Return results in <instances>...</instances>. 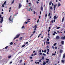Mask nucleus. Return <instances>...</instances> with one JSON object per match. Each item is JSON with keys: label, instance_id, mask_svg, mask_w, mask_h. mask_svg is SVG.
<instances>
[{"label": "nucleus", "instance_id": "23", "mask_svg": "<svg viewBox=\"0 0 65 65\" xmlns=\"http://www.w3.org/2000/svg\"><path fill=\"white\" fill-rule=\"evenodd\" d=\"M35 63H36V64H39V62H35Z\"/></svg>", "mask_w": 65, "mask_h": 65}, {"label": "nucleus", "instance_id": "56", "mask_svg": "<svg viewBox=\"0 0 65 65\" xmlns=\"http://www.w3.org/2000/svg\"><path fill=\"white\" fill-rule=\"evenodd\" d=\"M39 52L40 53H41V50H40L39 51Z\"/></svg>", "mask_w": 65, "mask_h": 65}, {"label": "nucleus", "instance_id": "4", "mask_svg": "<svg viewBox=\"0 0 65 65\" xmlns=\"http://www.w3.org/2000/svg\"><path fill=\"white\" fill-rule=\"evenodd\" d=\"M22 6V5L21 3H19V5L18 6V8H19V9H20Z\"/></svg>", "mask_w": 65, "mask_h": 65}, {"label": "nucleus", "instance_id": "57", "mask_svg": "<svg viewBox=\"0 0 65 65\" xmlns=\"http://www.w3.org/2000/svg\"><path fill=\"white\" fill-rule=\"evenodd\" d=\"M45 17H47V14H45Z\"/></svg>", "mask_w": 65, "mask_h": 65}, {"label": "nucleus", "instance_id": "48", "mask_svg": "<svg viewBox=\"0 0 65 65\" xmlns=\"http://www.w3.org/2000/svg\"><path fill=\"white\" fill-rule=\"evenodd\" d=\"M35 32H36V31L35 30L34 31V32H33V34H34V33H35Z\"/></svg>", "mask_w": 65, "mask_h": 65}, {"label": "nucleus", "instance_id": "45", "mask_svg": "<svg viewBox=\"0 0 65 65\" xmlns=\"http://www.w3.org/2000/svg\"><path fill=\"white\" fill-rule=\"evenodd\" d=\"M22 52L21 51V52H20L18 53V54H17V55H18V54H20V53H22Z\"/></svg>", "mask_w": 65, "mask_h": 65}, {"label": "nucleus", "instance_id": "38", "mask_svg": "<svg viewBox=\"0 0 65 65\" xmlns=\"http://www.w3.org/2000/svg\"><path fill=\"white\" fill-rule=\"evenodd\" d=\"M46 43H47L48 44H50V42H46Z\"/></svg>", "mask_w": 65, "mask_h": 65}, {"label": "nucleus", "instance_id": "28", "mask_svg": "<svg viewBox=\"0 0 65 65\" xmlns=\"http://www.w3.org/2000/svg\"><path fill=\"white\" fill-rule=\"evenodd\" d=\"M46 50H45L44 51V53H46Z\"/></svg>", "mask_w": 65, "mask_h": 65}, {"label": "nucleus", "instance_id": "14", "mask_svg": "<svg viewBox=\"0 0 65 65\" xmlns=\"http://www.w3.org/2000/svg\"><path fill=\"white\" fill-rule=\"evenodd\" d=\"M37 52H36L34 54V55L35 56H36V55H37Z\"/></svg>", "mask_w": 65, "mask_h": 65}, {"label": "nucleus", "instance_id": "33", "mask_svg": "<svg viewBox=\"0 0 65 65\" xmlns=\"http://www.w3.org/2000/svg\"><path fill=\"white\" fill-rule=\"evenodd\" d=\"M36 28H37V27H35L34 29V30H36Z\"/></svg>", "mask_w": 65, "mask_h": 65}, {"label": "nucleus", "instance_id": "1", "mask_svg": "<svg viewBox=\"0 0 65 65\" xmlns=\"http://www.w3.org/2000/svg\"><path fill=\"white\" fill-rule=\"evenodd\" d=\"M2 15L1 14L0 15V19H1V21H0V23H2L3 22V17H2Z\"/></svg>", "mask_w": 65, "mask_h": 65}, {"label": "nucleus", "instance_id": "19", "mask_svg": "<svg viewBox=\"0 0 65 65\" xmlns=\"http://www.w3.org/2000/svg\"><path fill=\"white\" fill-rule=\"evenodd\" d=\"M60 6H61V4L60 3L58 4V7H59Z\"/></svg>", "mask_w": 65, "mask_h": 65}, {"label": "nucleus", "instance_id": "10", "mask_svg": "<svg viewBox=\"0 0 65 65\" xmlns=\"http://www.w3.org/2000/svg\"><path fill=\"white\" fill-rule=\"evenodd\" d=\"M14 0H13L11 4H13V3H14Z\"/></svg>", "mask_w": 65, "mask_h": 65}, {"label": "nucleus", "instance_id": "47", "mask_svg": "<svg viewBox=\"0 0 65 65\" xmlns=\"http://www.w3.org/2000/svg\"><path fill=\"white\" fill-rule=\"evenodd\" d=\"M30 58L31 59L33 58V57H30Z\"/></svg>", "mask_w": 65, "mask_h": 65}, {"label": "nucleus", "instance_id": "42", "mask_svg": "<svg viewBox=\"0 0 65 65\" xmlns=\"http://www.w3.org/2000/svg\"><path fill=\"white\" fill-rule=\"evenodd\" d=\"M52 48L53 49H54V48H55L53 46H52Z\"/></svg>", "mask_w": 65, "mask_h": 65}, {"label": "nucleus", "instance_id": "39", "mask_svg": "<svg viewBox=\"0 0 65 65\" xmlns=\"http://www.w3.org/2000/svg\"><path fill=\"white\" fill-rule=\"evenodd\" d=\"M33 35V34H32L30 36V37H31Z\"/></svg>", "mask_w": 65, "mask_h": 65}, {"label": "nucleus", "instance_id": "64", "mask_svg": "<svg viewBox=\"0 0 65 65\" xmlns=\"http://www.w3.org/2000/svg\"><path fill=\"white\" fill-rule=\"evenodd\" d=\"M35 52H36L35 51H34L33 52V53H35Z\"/></svg>", "mask_w": 65, "mask_h": 65}, {"label": "nucleus", "instance_id": "32", "mask_svg": "<svg viewBox=\"0 0 65 65\" xmlns=\"http://www.w3.org/2000/svg\"><path fill=\"white\" fill-rule=\"evenodd\" d=\"M47 51H48V52H49V51L50 50H49V49L48 48H47Z\"/></svg>", "mask_w": 65, "mask_h": 65}, {"label": "nucleus", "instance_id": "60", "mask_svg": "<svg viewBox=\"0 0 65 65\" xmlns=\"http://www.w3.org/2000/svg\"><path fill=\"white\" fill-rule=\"evenodd\" d=\"M32 56H33V54H32L31 55V57H32Z\"/></svg>", "mask_w": 65, "mask_h": 65}, {"label": "nucleus", "instance_id": "15", "mask_svg": "<svg viewBox=\"0 0 65 65\" xmlns=\"http://www.w3.org/2000/svg\"><path fill=\"white\" fill-rule=\"evenodd\" d=\"M22 39H23V38H22V37H20L19 39L20 40H22Z\"/></svg>", "mask_w": 65, "mask_h": 65}, {"label": "nucleus", "instance_id": "49", "mask_svg": "<svg viewBox=\"0 0 65 65\" xmlns=\"http://www.w3.org/2000/svg\"><path fill=\"white\" fill-rule=\"evenodd\" d=\"M50 31V29L48 30V33H49Z\"/></svg>", "mask_w": 65, "mask_h": 65}, {"label": "nucleus", "instance_id": "16", "mask_svg": "<svg viewBox=\"0 0 65 65\" xmlns=\"http://www.w3.org/2000/svg\"><path fill=\"white\" fill-rule=\"evenodd\" d=\"M6 3V1H5L4 3L3 4L4 5H5V4Z\"/></svg>", "mask_w": 65, "mask_h": 65}, {"label": "nucleus", "instance_id": "20", "mask_svg": "<svg viewBox=\"0 0 65 65\" xmlns=\"http://www.w3.org/2000/svg\"><path fill=\"white\" fill-rule=\"evenodd\" d=\"M61 62L62 63H64V60H61Z\"/></svg>", "mask_w": 65, "mask_h": 65}, {"label": "nucleus", "instance_id": "46", "mask_svg": "<svg viewBox=\"0 0 65 65\" xmlns=\"http://www.w3.org/2000/svg\"><path fill=\"white\" fill-rule=\"evenodd\" d=\"M42 59L43 60V59H44V57L43 56L42 57Z\"/></svg>", "mask_w": 65, "mask_h": 65}, {"label": "nucleus", "instance_id": "53", "mask_svg": "<svg viewBox=\"0 0 65 65\" xmlns=\"http://www.w3.org/2000/svg\"><path fill=\"white\" fill-rule=\"evenodd\" d=\"M54 33H55V34H57V33H56V32L55 31H54Z\"/></svg>", "mask_w": 65, "mask_h": 65}, {"label": "nucleus", "instance_id": "22", "mask_svg": "<svg viewBox=\"0 0 65 65\" xmlns=\"http://www.w3.org/2000/svg\"><path fill=\"white\" fill-rule=\"evenodd\" d=\"M10 45H12V44H13V43H12V42H11L10 43Z\"/></svg>", "mask_w": 65, "mask_h": 65}, {"label": "nucleus", "instance_id": "18", "mask_svg": "<svg viewBox=\"0 0 65 65\" xmlns=\"http://www.w3.org/2000/svg\"><path fill=\"white\" fill-rule=\"evenodd\" d=\"M54 19H56V16H55L54 17Z\"/></svg>", "mask_w": 65, "mask_h": 65}, {"label": "nucleus", "instance_id": "34", "mask_svg": "<svg viewBox=\"0 0 65 65\" xmlns=\"http://www.w3.org/2000/svg\"><path fill=\"white\" fill-rule=\"evenodd\" d=\"M36 26H37V25L36 24L35 25V26L34 27V28H35V27H36Z\"/></svg>", "mask_w": 65, "mask_h": 65}, {"label": "nucleus", "instance_id": "36", "mask_svg": "<svg viewBox=\"0 0 65 65\" xmlns=\"http://www.w3.org/2000/svg\"><path fill=\"white\" fill-rule=\"evenodd\" d=\"M24 28V26H23L22 27V28L23 29V28Z\"/></svg>", "mask_w": 65, "mask_h": 65}, {"label": "nucleus", "instance_id": "5", "mask_svg": "<svg viewBox=\"0 0 65 65\" xmlns=\"http://www.w3.org/2000/svg\"><path fill=\"white\" fill-rule=\"evenodd\" d=\"M57 7V4H56L55 5H54V10H55V9H56V7Z\"/></svg>", "mask_w": 65, "mask_h": 65}, {"label": "nucleus", "instance_id": "50", "mask_svg": "<svg viewBox=\"0 0 65 65\" xmlns=\"http://www.w3.org/2000/svg\"><path fill=\"white\" fill-rule=\"evenodd\" d=\"M39 20L38 19L37 21V23H38V22H39Z\"/></svg>", "mask_w": 65, "mask_h": 65}, {"label": "nucleus", "instance_id": "3", "mask_svg": "<svg viewBox=\"0 0 65 65\" xmlns=\"http://www.w3.org/2000/svg\"><path fill=\"white\" fill-rule=\"evenodd\" d=\"M11 15L10 16V17L9 19V20L10 21H12V20H13V18H11Z\"/></svg>", "mask_w": 65, "mask_h": 65}, {"label": "nucleus", "instance_id": "9", "mask_svg": "<svg viewBox=\"0 0 65 65\" xmlns=\"http://www.w3.org/2000/svg\"><path fill=\"white\" fill-rule=\"evenodd\" d=\"M64 41H61V44H64Z\"/></svg>", "mask_w": 65, "mask_h": 65}, {"label": "nucleus", "instance_id": "55", "mask_svg": "<svg viewBox=\"0 0 65 65\" xmlns=\"http://www.w3.org/2000/svg\"><path fill=\"white\" fill-rule=\"evenodd\" d=\"M40 54L41 55H42V53H40Z\"/></svg>", "mask_w": 65, "mask_h": 65}, {"label": "nucleus", "instance_id": "54", "mask_svg": "<svg viewBox=\"0 0 65 65\" xmlns=\"http://www.w3.org/2000/svg\"><path fill=\"white\" fill-rule=\"evenodd\" d=\"M55 49H57V47L56 46H55Z\"/></svg>", "mask_w": 65, "mask_h": 65}, {"label": "nucleus", "instance_id": "58", "mask_svg": "<svg viewBox=\"0 0 65 65\" xmlns=\"http://www.w3.org/2000/svg\"><path fill=\"white\" fill-rule=\"evenodd\" d=\"M55 33H54L53 34V35L54 36V35H55Z\"/></svg>", "mask_w": 65, "mask_h": 65}, {"label": "nucleus", "instance_id": "6", "mask_svg": "<svg viewBox=\"0 0 65 65\" xmlns=\"http://www.w3.org/2000/svg\"><path fill=\"white\" fill-rule=\"evenodd\" d=\"M56 39H57V40L59 39H60V37H59V36H57L56 37Z\"/></svg>", "mask_w": 65, "mask_h": 65}, {"label": "nucleus", "instance_id": "43", "mask_svg": "<svg viewBox=\"0 0 65 65\" xmlns=\"http://www.w3.org/2000/svg\"><path fill=\"white\" fill-rule=\"evenodd\" d=\"M17 14H18V13H16V14H15V15H14L15 17V16H17Z\"/></svg>", "mask_w": 65, "mask_h": 65}, {"label": "nucleus", "instance_id": "35", "mask_svg": "<svg viewBox=\"0 0 65 65\" xmlns=\"http://www.w3.org/2000/svg\"><path fill=\"white\" fill-rule=\"evenodd\" d=\"M47 41H49V40H49V39L48 38L47 39Z\"/></svg>", "mask_w": 65, "mask_h": 65}, {"label": "nucleus", "instance_id": "21", "mask_svg": "<svg viewBox=\"0 0 65 65\" xmlns=\"http://www.w3.org/2000/svg\"><path fill=\"white\" fill-rule=\"evenodd\" d=\"M11 55L9 56H8V58L9 59H10V58H11Z\"/></svg>", "mask_w": 65, "mask_h": 65}, {"label": "nucleus", "instance_id": "8", "mask_svg": "<svg viewBox=\"0 0 65 65\" xmlns=\"http://www.w3.org/2000/svg\"><path fill=\"white\" fill-rule=\"evenodd\" d=\"M43 8L42 7V5L41 8V9L42 11H43Z\"/></svg>", "mask_w": 65, "mask_h": 65}, {"label": "nucleus", "instance_id": "62", "mask_svg": "<svg viewBox=\"0 0 65 65\" xmlns=\"http://www.w3.org/2000/svg\"><path fill=\"white\" fill-rule=\"evenodd\" d=\"M56 21V20H55V19H54V20H53V21L54 22H55Z\"/></svg>", "mask_w": 65, "mask_h": 65}, {"label": "nucleus", "instance_id": "17", "mask_svg": "<svg viewBox=\"0 0 65 65\" xmlns=\"http://www.w3.org/2000/svg\"><path fill=\"white\" fill-rule=\"evenodd\" d=\"M64 20V18L63 17L62 20V22H63Z\"/></svg>", "mask_w": 65, "mask_h": 65}, {"label": "nucleus", "instance_id": "40", "mask_svg": "<svg viewBox=\"0 0 65 65\" xmlns=\"http://www.w3.org/2000/svg\"><path fill=\"white\" fill-rule=\"evenodd\" d=\"M43 56H46L45 54L44 53H43Z\"/></svg>", "mask_w": 65, "mask_h": 65}, {"label": "nucleus", "instance_id": "7", "mask_svg": "<svg viewBox=\"0 0 65 65\" xmlns=\"http://www.w3.org/2000/svg\"><path fill=\"white\" fill-rule=\"evenodd\" d=\"M63 52V50H61L60 51V53H61V54Z\"/></svg>", "mask_w": 65, "mask_h": 65}, {"label": "nucleus", "instance_id": "44", "mask_svg": "<svg viewBox=\"0 0 65 65\" xmlns=\"http://www.w3.org/2000/svg\"><path fill=\"white\" fill-rule=\"evenodd\" d=\"M34 14H35V11H34Z\"/></svg>", "mask_w": 65, "mask_h": 65}, {"label": "nucleus", "instance_id": "41", "mask_svg": "<svg viewBox=\"0 0 65 65\" xmlns=\"http://www.w3.org/2000/svg\"><path fill=\"white\" fill-rule=\"evenodd\" d=\"M46 63H48V61L47 60L46 61Z\"/></svg>", "mask_w": 65, "mask_h": 65}, {"label": "nucleus", "instance_id": "13", "mask_svg": "<svg viewBox=\"0 0 65 65\" xmlns=\"http://www.w3.org/2000/svg\"><path fill=\"white\" fill-rule=\"evenodd\" d=\"M9 46H7L6 47H5V48L6 49V50H7V48H8V47Z\"/></svg>", "mask_w": 65, "mask_h": 65}, {"label": "nucleus", "instance_id": "31", "mask_svg": "<svg viewBox=\"0 0 65 65\" xmlns=\"http://www.w3.org/2000/svg\"><path fill=\"white\" fill-rule=\"evenodd\" d=\"M46 60H47V61H49V59H48L47 58L46 59Z\"/></svg>", "mask_w": 65, "mask_h": 65}, {"label": "nucleus", "instance_id": "59", "mask_svg": "<svg viewBox=\"0 0 65 65\" xmlns=\"http://www.w3.org/2000/svg\"><path fill=\"white\" fill-rule=\"evenodd\" d=\"M48 15L49 17H50V13H49Z\"/></svg>", "mask_w": 65, "mask_h": 65}, {"label": "nucleus", "instance_id": "51", "mask_svg": "<svg viewBox=\"0 0 65 65\" xmlns=\"http://www.w3.org/2000/svg\"><path fill=\"white\" fill-rule=\"evenodd\" d=\"M44 45H45V42L44 41Z\"/></svg>", "mask_w": 65, "mask_h": 65}, {"label": "nucleus", "instance_id": "26", "mask_svg": "<svg viewBox=\"0 0 65 65\" xmlns=\"http://www.w3.org/2000/svg\"><path fill=\"white\" fill-rule=\"evenodd\" d=\"M56 44H57V43H55L54 45V46H55V45H56Z\"/></svg>", "mask_w": 65, "mask_h": 65}, {"label": "nucleus", "instance_id": "63", "mask_svg": "<svg viewBox=\"0 0 65 65\" xmlns=\"http://www.w3.org/2000/svg\"><path fill=\"white\" fill-rule=\"evenodd\" d=\"M47 54H49V53H48V52H47L46 53Z\"/></svg>", "mask_w": 65, "mask_h": 65}, {"label": "nucleus", "instance_id": "12", "mask_svg": "<svg viewBox=\"0 0 65 65\" xmlns=\"http://www.w3.org/2000/svg\"><path fill=\"white\" fill-rule=\"evenodd\" d=\"M52 1H51L49 3V5H51V4H52Z\"/></svg>", "mask_w": 65, "mask_h": 65}, {"label": "nucleus", "instance_id": "29", "mask_svg": "<svg viewBox=\"0 0 65 65\" xmlns=\"http://www.w3.org/2000/svg\"><path fill=\"white\" fill-rule=\"evenodd\" d=\"M4 4H3V5L2 6V7H4Z\"/></svg>", "mask_w": 65, "mask_h": 65}, {"label": "nucleus", "instance_id": "25", "mask_svg": "<svg viewBox=\"0 0 65 65\" xmlns=\"http://www.w3.org/2000/svg\"><path fill=\"white\" fill-rule=\"evenodd\" d=\"M50 9L51 10H53V8H52V7L51 6L50 7Z\"/></svg>", "mask_w": 65, "mask_h": 65}, {"label": "nucleus", "instance_id": "27", "mask_svg": "<svg viewBox=\"0 0 65 65\" xmlns=\"http://www.w3.org/2000/svg\"><path fill=\"white\" fill-rule=\"evenodd\" d=\"M25 45H23L22 46V47H24L25 46Z\"/></svg>", "mask_w": 65, "mask_h": 65}, {"label": "nucleus", "instance_id": "30", "mask_svg": "<svg viewBox=\"0 0 65 65\" xmlns=\"http://www.w3.org/2000/svg\"><path fill=\"white\" fill-rule=\"evenodd\" d=\"M52 56H54V55H56V54L53 53L52 54Z\"/></svg>", "mask_w": 65, "mask_h": 65}, {"label": "nucleus", "instance_id": "24", "mask_svg": "<svg viewBox=\"0 0 65 65\" xmlns=\"http://www.w3.org/2000/svg\"><path fill=\"white\" fill-rule=\"evenodd\" d=\"M22 62V60H20V61L19 62L20 63H21Z\"/></svg>", "mask_w": 65, "mask_h": 65}, {"label": "nucleus", "instance_id": "11", "mask_svg": "<svg viewBox=\"0 0 65 65\" xmlns=\"http://www.w3.org/2000/svg\"><path fill=\"white\" fill-rule=\"evenodd\" d=\"M63 58H65V53L63 54Z\"/></svg>", "mask_w": 65, "mask_h": 65}, {"label": "nucleus", "instance_id": "52", "mask_svg": "<svg viewBox=\"0 0 65 65\" xmlns=\"http://www.w3.org/2000/svg\"><path fill=\"white\" fill-rule=\"evenodd\" d=\"M36 3L37 4H38L39 3V2H37Z\"/></svg>", "mask_w": 65, "mask_h": 65}, {"label": "nucleus", "instance_id": "61", "mask_svg": "<svg viewBox=\"0 0 65 65\" xmlns=\"http://www.w3.org/2000/svg\"><path fill=\"white\" fill-rule=\"evenodd\" d=\"M65 36L64 37H63V39H65Z\"/></svg>", "mask_w": 65, "mask_h": 65}, {"label": "nucleus", "instance_id": "37", "mask_svg": "<svg viewBox=\"0 0 65 65\" xmlns=\"http://www.w3.org/2000/svg\"><path fill=\"white\" fill-rule=\"evenodd\" d=\"M59 28H60V27H58L57 28V29H59Z\"/></svg>", "mask_w": 65, "mask_h": 65}, {"label": "nucleus", "instance_id": "2", "mask_svg": "<svg viewBox=\"0 0 65 65\" xmlns=\"http://www.w3.org/2000/svg\"><path fill=\"white\" fill-rule=\"evenodd\" d=\"M20 35L21 34H18L16 35V37L14 38V40H15V39L16 38H19V37H20Z\"/></svg>", "mask_w": 65, "mask_h": 65}]
</instances>
